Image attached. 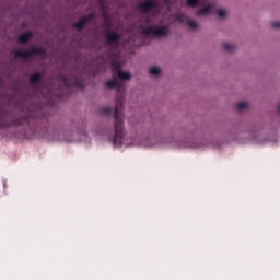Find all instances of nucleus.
<instances>
[{
  "instance_id": "1",
  "label": "nucleus",
  "mask_w": 280,
  "mask_h": 280,
  "mask_svg": "<svg viewBox=\"0 0 280 280\" xmlns=\"http://www.w3.org/2000/svg\"><path fill=\"white\" fill-rule=\"evenodd\" d=\"M107 89H116L117 96H116V107L114 110L115 117V130H114V138L113 143L115 145H121L124 141V84L119 82L117 79H113L105 83Z\"/></svg>"
},
{
  "instance_id": "2",
  "label": "nucleus",
  "mask_w": 280,
  "mask_h": 280,
  "mask_svg": "<svg viewBox=\"0 0 280 280\" xmlns=\"http://www.w3.org/2000/svg\"><path fill=\"white\" fill-rule=\"evenodd\" d=\"M140 30H142L144 36H151L152 38H165V36L170 35V27L167 26L145 27L140 25Z\"/></svg>"
},
{
  "instance_id": "3",
  "label": "nucleus",
  "mask_w": 280,
  "mask_h": 280,
  "mask_svg": "<svg viewBox=\"0 0 280 280\" xmlns=\"http://www.w3.org/2000/svg\"><path fill=\"white\" fill-rule=\"evenodd\" d=\"M46 50L40 47H32L28 50L18 49L14 51L15 58H22L23 60H30L34 56H45Z\"/></svg>"
},
{
  "instance_id": "4",
  "label": "nucleus",
  "mask_w": 280,
  "mask_h": 280,
  "mask_svg": "<svg viewBox=\"0 0 280 280\" xmlns=\"http://www.w3.org/2000/svg\"><path fill=\"white\" fill-rule=\"evenodd\" d=\"M59 80H61L63 86L66 89L75 88V89H83L84 88V81L78 77H65L62 74L59 75Z\"/></svg>"
},
{
  "instance_id": "5",
  "label": "nucleus",
  "mask_w": 280,
  "mask_h": 280,
  "mask_svg": "<svg viewBox=\"0 0 280 280\" xmlns=\"http://www.w3.org/2000/svg\"><path fill=\"white\" fill-rule=\"evenodd\" d=\"M112 71L113 73L118 75L119 80H130V78H132L130 72H124L121 70V63L117 61L112 62Z\"/></svg>"
},
{
  "instance_id": "6",
  "label": "nucleus",
  "mask_w": 280,
  "mask_h": 280,
  "mask_svg": "<svg viewBox=\"0 0 280 280\" xmlns=\"http://www.w3.org/2000/svg\"><path fill=\"white\" fill-rule=\"evenodd\" d=\"M139 10L148 14V12H152V10H159V3L154 0H145L139 4Z\"/></svg>"
},
{
  "instance_id": "7",
  "label": "nucleus",
  "mask_w": 280,
  "mask_h": 280,
  "mask_svg": "<svg viewBox=\"0 0 280 280\" xmlns=\"http://www.w3.org/2000/svg\"><path fill=\"white\" fill-rule=\"evenodd\" d=\"M105 38L108 45H113L114 47H117L119 45V40H121V35H119L115 31H112L106 33Z\"/></svg>"
},
{
  "instance_id": "8",
  "label": "nucleus",
  "mask_w": 280,
  "mask_h": 280,
  "mask_svg": "<svg viewBox=\"0 0 280 280\" xmlns=\"http://www.w3.org/2000/svg\"><path fill=\"white\" fill-rule=\"evenodd\" d=\"M177 21L179 23H184L185 25H188L191 30H198L199 25L196 21L191 20L189 16L185 14L177 15Z\"/></svg>"
},
{
  "instance_id": "9",
  "label": "nucleus",
  "mask_w": 280,
  "mask_h": 280,
  "mask_svg": "<svg viewBox=\"0 0 280 280\" xmlns=\"http://www.w3.org/2000/svg\"><path fill=\"white\" fill-rule=\"evenodd\" d=\"M93 20V14H89L86 16L81 18L77 23L72 25L74 30H78V32H82L84 30V26L89 21Z\"/></svg>"
},
{
  "instance_id": "10",
  "label": "nucleus",
  "mask_w": 280,
  "mask_h": 280,
  "mask_svg": "<svg viewBox=\"0 0 280 280\" xmlns=\"http://www.w3.org/2000/svg\"><path fill=\"white\" fill-rule=\"evenodd\" d=\"M32 38H34V33H32V31H27V32L22 33L18 37V42L22 43L23 45H27V43L31 42Z\"/></svg>"
},
{
  "instance_id": "11",
  "label": "nucleus",
  "mask_w": 280,
  "mask_h": 280,
  "mask_svg": "<svg viewBox=\"0 0 280 280\" xmlns=\"http://www.w3.org/2000/svg\"><path fill=\"white\" fill-rule=\"evenodd\" d=\"M40 82H43V73L35 72L30 77L31 86H36L37 84H40Z\"/></svg>"
},
{
  "instance_id": "12",
  "label": "nucleus",
  "mask_w": 280,
  "mask_h": 280,
  "mask_svg": "<svg viewBox=\"0 0 280 280\" xmlns=\"http://www.w3.org/2000/svg\"><path fill=\"white\" fill-rule=\"evenodd\" d=\"M213 12V7L211 4H208L203 7L202 9L198 10L196 12L197 16H207V14H211Z\"/></svg>"
},
{
  "instance_id": "13",
  "label": "nucleus",
  "mask_w": 280,
  "mask_h": 280,
  "mask_svg": "<svg viewBox=\"0 0 280 280\" xmlns=\"http://www.w3.org/2000/svg\"><path fill=\"white\" fill-rule=\"evenodd\" d=\"M23 124H27V117L26 116L18 118L14 121V126H23Z\"/></svg>"
},
{
  "instance_id": "14",
  "label": "nucleus",
  "mask_w": 280,
  "mask_h": 280,
  "mask_svg": "<svg viewBox=\"0 0 280 280\" xmlns=\"http://www.w3.org/2000/svg\"><path fill=\"white\" fill-rule=\"evenodd\" d=\"M223 49L225 51H235V45H233L231 43H225V44H223Z\"/></svg>"
},
{
  "instance_id": "15",
  "label": "nucleus",
  "mask_w": 280,
  "mask_h": 280,
  "mask_svg": "<svg viewBox=\"0 0 280 280\" xmlns=\"http://www.w3.org/2000/svg\"><path fill=\"white\" fill-rule=\"evenodd\" d=\"M186 3L189 8H197V5H200V0H187Z\"/></svg>"
},
{
  "instance_id": "16",
  "label": "nucleus",
  "mask_w": 280,
  "mask_h": 280,
  "mask_svg": "<svg viewBox=\"0 0 280 280\" xmlns=\"http://www.w3.org/2000/svg\"><path fill=\"white\" fill-rule=\"evenodd\" d=\"M150 74L151 75H161V68L154 66L150 69Z\"/></svg>"
},
{
  "instance_id": "17",
  "label": "nucleus",
  "mask_w": 280,
  "mask_h": 280,
  "mask_svg": "<svg viewBox=\"0 0 280 280\" xmlns=\"http://www.w3.org/2000/svg\"><path fill=\"white\" fill-rule=\"evenodd\" d=\"M246 108H248V104L246 103H238L236 105V110H246Z\"/></svg>"
},
{
  "instance_id": "18",
  "label": "nucleus",
  "mask_w": 280,
  "mask_h": 280,
  "mask_svg": "<svg viewBox=\"0 0 280 280\" xmlns=\"http://www.w3.org/2000/svg\"><path fill=\"white\" fill-rule=\"evenodd\" d=\"M102 115H112L113 114V108L110 107H104L101 109Z\"/></svg>"
},
{
  "instance_id": "19",
  "label": "nucleus",
  "mask_w": 280,
  "mask_h": 280,
  "mask_svg": "<svg viewBox=\"0 0 280 280\" xmlns=\"http://www.w3.org/2000/svg\"><path fill=\"white\" fill-rule=\"evenodd\" d=\"M218 15H219L221 19H224V16H226V11H224V10H219V11H218Z\"/></svg>"
},
{
  "instance_id": "20",
  "label": "nucleus",
  "mask_w": 280,
  "mask_h": 280,
  "mask_svg": "<svg viewBox=\"0 0 280 280\" xmlns=\"http://www.w3.org/2000/svg\"><path fill=\"white\" fill-rule=\"evenodd\" d=\"M271 27H272L273 30H280V22H273V23H271Z\"/></svg>"
},
{
  "instance_id": "21",
  "label": "nucleus",
  "mask_w": 280,
  "mask_h": 280,
  "mask_svg": "<svg viewBox=\"0 0 280 280\" xmlns=\"http://www.w3.org/2000/svg\"><path fill=\"white\" fill-rule=\"evenodd\" d=\"M151 21H152V20H151L150 18H147V19H145V23H147V24H150Z\"/></svg>"
},
{
  "instance_id": "22",
  "label": "nucleus",
  "mask_w": 280,
  "mask_h": 280,
  "mask_svg": "<svg viewBox=\"0 0 280 280\" xmlns=\"http://www.w3.org/2000/svg\"><path fill=\"white\" fill-rule=\"evenodd\" d=\"M164 3H170V0H164Z\"/></svg>"
},
{
  "instance_id": "23",
  "label": "nucleus",
  "mask_w": 280,
  "mask_h": 280,
  "mask_svg": "<svg viewBox=\"0 0 280 280\" xmlns=\"http://www.w3.org/2000/svg\"><path fill=\"white\" fill-rule=\"evenodd\" d=\"M100 3L102 4V3H103V0H100Z\"/></svg>"
},
{
  "instance_id": "24",
  "label": "nucleus",
  "mask_w": 280,
  "mask_h": 280,
  "mask_svg": "<svg viewBox=\"0 0 280 280\" xmlns=\"http://www.w3.org/2000/svg\"><path fill=\"white\" fill-rule=\"evenodd\" d=\"M278 110H280V105H279V107H278Z\"/></svg>"
}]
</instances>
